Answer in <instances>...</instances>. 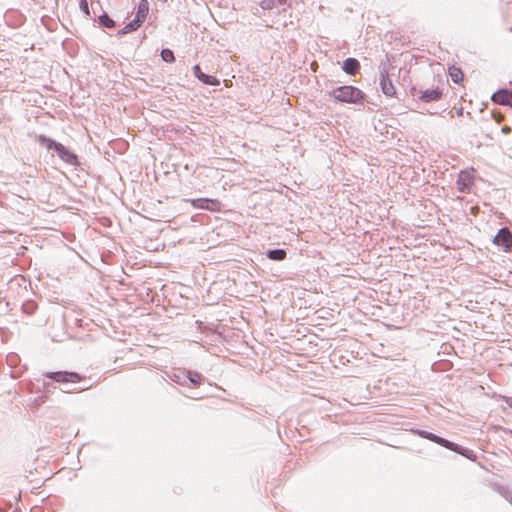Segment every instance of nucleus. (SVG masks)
<instances>
[{
	"instance_id": "aec40b11",
	"label": "nucleus",
	"mask_w": 512,
	"mask_h": 512,
	"mask_svg": "<svg viewBox=\"0 0 512 512\" xmlns=\"http://www.w3.org/2000/svg\"><path fill=\"white\" fill-rule=\"evenodd\" d=\"M36 309L37 304L32 300L26 301L22 305V311L27 315H32L36 311Z\"/></svg>"
},
{
	"instance_id": "412c9836",
	"label": "nucleus",
	"mask_w": 512,
	"mask_h": 512,
	"mask_svg": "<svg viewBox=\"0 0 512 512\" xmlns=\"http://www.w3.org/2000/svg\"><path fill=\"white\" fill-rule=\"evenodd\" d=\"M161 58L163 61L167 63H172L175 61V56L172 50L165 48L161 51Z\"/></svg>"
},
{
	"instance_id": "423d86ee",
	"label": "nucleus",
	"mask_w": 512,
	"mask_h": 512,
	"mask_svg": "<svg viewBox=\"0 0 512 512\" xmlns=\"http://www.w3.org/2000/svg\"><path fill=\"white\" fill-rule=\"evenodd\" d=\"M191 205L196 209L210 210V211H219L221 203L216 199L209 198H198L188 200Z\"/></svg>"
},
{
	"instance_id": "0eeeda50",
	"label": "nucleus",
	"mask_w": 512,
	"mask_h": 512,
	"mask_svg": "<svg viewBox=\"0 0 512 512\" xmlns=\"http://www.w3.org/2000/svg\"><path fill=\"white\" fill-rule=\"evenodd\" d=\"M380 74V86L382 92L389 97H392L395 95L396 90L394 85L392 84V81L389 78L388 70L386 67L380 68L379 71Z\"/></svg>"
},
{
	"instance_id": "bb28decb",
	"label": "nucleus",
	"mask_w": 512,
	"mask_h": 512,
	"mask_svg": "<svg viewBox=\"0 0 512 512\" xmlns=\"http://www.w3.org/2000/svg\"><path fill=\"white\" fill-rule=\"evenodd\" d=\"M89 387L90 386L82 387L80 389H76V388H74V389H64L63 391L64 392L83 391V390L89 389Z\"/></svg>"
},
{
	"instance_id": "ddd939ff",
	"label": "nucleus",
	"mask_w": 512,
	"mask_h": 512,
	"mask_svg": "<svg viewBox=\"0 0 512 512\" xmlns=\"http://www.w3.org/2000/svg\"><path fill=\"white\" fill-rule=\"evenodd\" d=\"M149 12V3L147 0H140L136 12L135 18L138 20H141L143 23L148 15Z\"/></svg>"
},
{
	"instance_id": "4be33fe9",
	"label": "nucleus",
	"mask_w": 512,
	"mask_h": 512,
	"mask_svg": "<svg viewBox=\"0 0 512 512\" xmlns=\"http://www.w3.org/2000/svg\"><path fill=\"white\" fill-rule=\"evenodd\" d=\"M142 25L141 20L134 17L130 22L125 25V30L129 32L136 31Z\"/></svg>"
},
{
	"instance_id": "2eb2a0df",
	"label": "nucleus",
	"mask_w": 512,
	"mask_h": 512,
	"mask_svg": "<svg viewBox=\"0 0 512 512\" xmlns=\"http://www.w3.org/2000/svg\"><path fill=\"white\" fill-rule=\"evenodd\" d=\"M457 184L459 186V190L460 191H464L466 187H468L469 185L472 184V180H471V177L468 173H461L459 175V179L457 181Z\"/></svg>"
},
{
	"instance_id": "393cba45",
	"label": "nucleus",
	"mask_w": 512,
	"mask_h": 512,
	"mask_svg": "<svg viewBox=\"0 0 512 512\" xmlns=\"http://www.w3.org/2000/svg\"><path fill=\"white\" fill-rule=\"evenodd\" d=\"M414 433H415L416 435L420 436L421 438L426 439V438H427V436H428V433H429V432H428V431H426V430H420V429H418V430H415V431H414Z\"/></svg>"
},
{
	"instance_id": "a878e982",
	"label": "nucleus",
	"mask_w": 512,
	"mask_h": 512,
	"mask_svg": "<svg viewBox=\"0 0 512 512\" xmlns=\"http://www.w3.org/2000/svg\"><path fill=\"white\" fill-rule=\"evenodd\" d=\"M503 401L508 407L512 409V397L504 396Z\"/></svg>"
},
{
	"instance_id": "6e6552de",
	"label": "nucleus",
	"mask_w": 512,
	"mask_h": 512,
	"mask_svg": "<svg viewBox=\"0 0 512 512\" xmlns=\"http://www.w3.org/2000/svg\"><path fill=\"white\" fill-rule=\"evenodd\" d=\"M192 70H193L194 76L198 80H200L202 83H204L206 85H211V86H217L220 84V81L215 76L208 75V74L202 72L201 68L198 64L194 65Z\"/></svg>"
},
{
	"instance_id": "cd10ccee",
	"label": "nucleus",
	"mask_w": 512,
	"mask_h": 512,
	"mask_svg": "<svg viewBox=\"0 0 512 512\" xmlns=\"http://www.w3.org/2000/svg\"><path fill=\"white\" fill-rule=\"evenodd\" d=\"M510 131H511V128H510L509 126H504V127L502 128V132H503V133H505V134L510 133Z\"/></svg>"
},
{
	"instance_id": "9b49d317",
	"label": "nucleus",
	"mask_w": 512,
	"mask_h": 512,
	"mask_svg": "<svg viewBox=\"0 0 512 512\" xmlns=\"http://www.w3.org/2000/svg\"><path fill=\"white\" fill-rule=\"evenodd\" d=\"M427 440H430L440 446L445 447L446 449H455L457 447V444L454 442H451L445 438H442L434 433L429 432L428 436L426 438Z\"/></svg>"
},
{
	"instance_id": "20e7f679",
	"label": "nucleus",
	"mask_w": 512,
	"mask_h": 512,
	"mask_svg": "<svg viewBox=\"0 0 512 512\" xmlns=\"http://www.w3.org/2000/svg\"><path fill=\"white\" fill-rule=\"evenodd\" d=\"M411 95L413 97H418V99L424 103H430L440 100L442 98L443 92L439 87L426 90H418L417 88L413 87L411 89Z\"/></svg>"
},
{
	"instance_id": "c85d7f7f",
	"label": "nucleus",
	"mask_w": 512,
	"mask_h": 512,
	"mask_svg": "<svg viewBox=\"0 0 512 512\" xmlns=\"http://www.w3.org/2000/svg\"><path fill=\"white\" fill-rule=\"evenodd\" d=\"M127 33H130V32H129V31H126V30H125V26H124V27H123V29L119 30L117 34H118V35H124V34H127Z\"/></svg>"
},
{
	"instance_id": "1a4fd4ad",
	"label": "nucleus",
	"mask_w": 512,
	"mask_h": 512,
	"mask_svg": "<svg viewBox=\"0 0 512 512\" xmlns=\"http://www.w3.org/2000/svg\"><path fill=\"white\" fill-rule=\"evenodd\" d=\"M491 99L494 103L512 107V91L511 90L500 89L492 95Z\"/></svg>"
},
{
	"instance_id": "9d476101",
	"label": "nucleus",
	"mask_w": 512,
	"mask_h": 512,
	"mask_svg": "<svg viewBox=\"0 0 512 512\" xmlns=\"http://www.w3.org/2000/svg\"><path fill=\"white\" fill-rule=\"evenodd\" d=\"M342 69L348 75H355L360 69V63L356 58L349 57L343 61Z\"/></svg>"
},
{
	"instance_id": "a211bd4d",
	"label": "nucleus",
	"mask_w": 512,
	"mask_h": 512,
	"mask_svg": "<svg viewBox=\"0 0 512 512\" xmlns=\"http://www.w3.org/2000/svg\"><path fill=\"white\" fill-rule=\"evenodd\" d=\"M449 76L451 77V80L458 84L463 79V72L460 68H457L455 66L449 67Z\"/></svg>"
},
{
	"instance_id": "f8f14e48",
	"label": "nucleus",
	"mask_w": 512,
	"mask_h": 512,
	"mask_svg": "<svg viewBox=\"0 0 512 512\" xmlns=\"http://www.w3.org/2000/svg\"><path fill=\"white\" fill-rule=\"evenodd\" d=\"M181 374L182 378L187 380L191 386H198L201 383L202 375L196 371L183 370Z\"/></svg>"
},
{
	"instance_id": "6ab92c4d",
	"label": "nucleus",
	"mask_w": 512,
	"mask_h": 512,
	"mask_svg": "<svg viewBox=\"0 0 512 512\" xmlns=\"http://www.w3.org/2000/svg\"><path fill=\"white\" fill-rule=\"evenodd\" d=\"M99 24L105 28L115 27V21L107 14L103 13L98 17Z\"/></svg>"
},
{
	"instance_id": "dca6fc26",
	"label": "nucleus",
	"mask_w": 512,
	"mask_h": 512,
	"mask_svg": "<svg viewBox=\"0 0 512 512\" xmlns=\"http://www.w3.org/2000/svg\"><path fill=\"white\" fill-rule=\"evenodd\" d=\"M287 0H262L260 2V7L263 10H271L275 8L277 5L285 4Z\"/></svg>"
},
{
	"instance_id": "f257e3e1",
	"label": "nucleus",
	"mask_w": 512,
	"mask_h": 512,
	"mask_svg": "<svg viewBox=\"0 0 512 512\" xmlns=\"http://www.w3.org/2000/svg\"><path fill=\"white\" fill-rule=\"evenodd\" d=\"M36 141L42 147H45L48 151H54L57 156L66 164L77 167L79 166L78 156L70 151L66 146L62 143L55 141L52 138H49L43 134H40L36 137Z\"/></svg>"
},
{
	"instance_id": "39448f33",
	"label": "nucleus",
	"mask_w": 512,
	"mask_h": 512,
	"mask_svg": "<svg viewBox=\"0 0 512 512\" xmlns=\"http://www.w3.org/2000/svg\"><path fill=\"white\" fill-rule=\"evenodd\" d=\"M494 244L497 246H501L505 251L512 250V233L506 227L499 229L498 233L495 235Z\"/></svg>"
},
{
	"instance_id": "f3484780",
	"label": "nucleus",
	"mask_w": 512,
	"mask_h": 512,
	"mask_svg": "<svg viewBox=\"0 0 512 512\" xmlns=\"http://www.w3.org/2000/svg\"><path fill=\"white\" fill-rule=\"evenodd\" d=\"M451 451H454L470 460H476V455L474 453V451L472 450H469L467 448H464L460 445L457 444V447L455 449H450Z\"/></svg>"
},
{
	"instance_id": "b1692460",
	"label": "nucleus",
	"mask_w": 512,
	"mask_h": 512,
	"mask_svg": "<svg viewBox=\"0 0 512 512\" xmlns=\"http://www.w3.org/2000/svg\"><path fill=\"white\" fill-rule=\"evenodd\" d=\"M79 7L81 9V11L89 16L90 15V11H89V6H88V1L87 0H79Z\"/></svg>"
},
{
	"instance_id": "4468645a",
	"label": "nucleus",
	"mask_w": 512,
	"mask_h": 512,
	"mask_svg": "<svg viewBox=\"0 0 512 512\" xmlns=\"http://www.w3.org/2000/svg\"><path fill=\"white\" fill-rule=\"evenodd\" d=\"M266 256L273 261H283L287 256V252L285 249L275 248L268 250Z\"/></svg>"
},
{
	"instance_id": "7ed1b4c3",
	"label": "nucleus",
	"mask_w": 512,
	"mask_h": 512,
	"mask_svg": "<svg viewBox=\"0 0 512 512\" xmlns=\"http://www.w3.org/2000/svg\"><path fill=\"white\" fill-rule=\"evenodd\" d=\"M44 377L64 385L76 384L84 379L78 373L68 371L47 372Z\"/></svg>"
},
{
	"instance_id": "5701e85b",
	"label": "nucleus",
	"mask_w": 512,
	"mask_h": 512,
	"mask_svg": "<svg viewBox=\"0 0 512 512\" xmlns=\"http://www.w3.org/2000/svg\"><path fill=\"white\" fill-rule=\"evenodd\" d=\"M182 371L183 370H179L178 372L173 373V375L171 376V379L180 385H186L187 380H184L182 378V374H181Z\"/></svg>"
},
{
	"instance_id": "f03ea898",
	"label": "nucleus",
	"mask_w": 512,
	"mask_h": 512,
	"mask_svg": "<svg viewBox=\"0 0 512 512\" xmlns=\"http://www.w3.org/2000/svg\"><path fill=\"white\" fill-rule=\"evenodd\" d=\"M329 96L338 102L357 104L364 99L365 94L354 86L344 85L330 91Z\"/></svg>"
}]
</instances>
